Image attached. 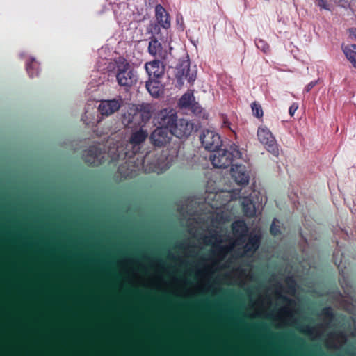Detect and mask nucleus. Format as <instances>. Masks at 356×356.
<instances>
[{
    "label": "nucleus",
    "mask_w": 356,
    "mask_h": 356,
    "mask_svg": "<svg viewBox=\"0 0 356 356\" xmlns=\"http://www.w3.org/2000/svg\"><path fill=\"white\" fill-rule=\"evenodd\" d=\"M147 88L149 93L155 97L160 96L163 92V86L158 79H149L147 83Z\"/></svg>",
    "instance_id": "9b49d317"
},
{
    "label": "nucleus",
    "mask_w": 356,
    "mask_h": 356,
    "mask_svg": "<svg viewBox=\"0 0 356 356\" xmlns=\"http://www.w3.org/2000/svg\"><path fill=\"white\" fill-rule=\"evenodd\" d=\"M253 208L254 209L252 211H251V208H248V210H247V213L250 216L252 215L254 213V206H253Z\"/></svg>",
    "instance_id": "5701e85b"
},
{
    "label": "nucleus",
    "mask_w": 356,
    "mask_h": 356,
    "mask_svg": "<svg viewBox=\"0 0 356 356\" xmlns=\"http://www.w3.org/2000/svg\"><path fill=\"white\" fill-rule=\"evenodd\" d=\"M120 104L116 100L103 101L99 106V111L102 115H108L118 111Z\"/></svg>",
    "instance_id": "1a4fd4ad"
},
{
    "label": "nucleus",
    "mask_w": 356,
    "mask_h": 356,
    "mask_svg": "<svg viewBox=\"0 0 356 356\" xmlns=\"http://www.w3.org/2000/svg\"><path fill=\"white\" fill-rule=\"evenodd\" d=\"M223 127H229V122L227 120H225L224 121V123H223Z\"/></svg>",
    "instance_id": "b1692460"
},
{
    "label": "nucleus",
    "mask_w": 356,
    "mask_h": 356,
    "mask_svg": "<svg viewBox=\"0 0 356 356\" xmlns=\"http://www.w3.org/2000/svg\"><path fill=\"white\" fill-rule=\"evenodd\" d=\"M146 70L149 74V79H158L164 74V66L158 61H153L146 65Z\"/></svg>",
    "instance_id": "0eeeda50"
},
{
    "label": "nucleus",
    "mask_w": 356,
    "mask_h": 356,
    "mask_svg": "<svg viewBox=\"0 0 356 356\" xmlns=\"http://www.w3.org/2000/svg\"><path fill=\"white\" fill-rule=\"evenodd\" d=\"M352 66L356 70V57L349 61Z\"/></svg>",
    "instance_id": "4be33fe9"
},
{
    "label": "nucleus",
    "mask_w": 356,
    "mask_h": 356,
    "mask_svg": "<svg viewBox=\"0 0 356 356\" xmlns=\"http://www.w3.org/2000/svg\"><path fill=\"white\" fill-rule=\"evenodd\" d=\"M257 137L264 145L272 147L275 145V139L271 131L266 127L261 126L258 129Z\"/></svg>",
    "instance_id": "423d86ee"
},
{
    "label": "nucleus",
    "mask_w": 356,
    "mask_h": 356,
    "mask_svg": "<svg viewBox=\"0 0 356 356\" xmlns=\"http://www.w3.org/2000/svg\"><path fill=\"white\" fill-rule=\"evenodd\" d=\"M140 116H141V113L137 112L134 114L132 120L136 122L138 120V118H139Z\"/></svg>",
    "instance_id": "aec40b11"
},
{
    "label": "nucleus",
    "mask_w": 356,
    "mask_h": 356,
    "mask_svg": "<svg viewBox=\"0 0 356 356\" xmlns=\"http://www.w3.org/2000/svg\"><path fill=\"white\" fill-rule=\"evenodd\" d=\"M175 115L172 110L165 109L158 115V120L160 127L157 128L152 134L153 141L161 145L168 143L173 134L172 126L175 122Z\"/></svg>",
    "instance_id": "f257e3e1"
},
{
    "label": "nucleus",
    "mask_w": 356,
    "mask_h": 356,
    "mask_svg": "<svg viewBox=\"0 0 356 356\" xmlns=\"http://www.w3.org/2000/svg\"><path fill=\"white\" fill-rule=\"evenodd\" d=\"M116 76L119 84L124 86H130L134 82V76L131 70L129 63L124 59H119L115 62Z\"/></svg>",
    "instance_id": "7ed1b4c3"
},
{
    "label": "nucleus",
    "mask_w": 356,
    "mask_h": 356,
    "mask_svg": "<svg viewBox=\"0 0 356 356\" xmlns=\"http://www.w3.org/2000/svg\"><path fill=\"white\" fill-rule=\"evenodd\" d=\"M147 136V134L145 131L140 130L133 134L131 138V142L135 144L140 143L146 138Z\"/></svg>",
    "instance_id": "dca6fc26"
},
{
    "label": "nucleus",
    "mask_w": 356,
    "mask_h": 356,
    "mask_svg": "<svg viewBox=\"0 0 356 356\" xmlns=\"http://www.w3.org/2000/svg\"><path fill=\"white\" fill-rule=\"evenodd\" d=\"M355 32L356 33V31H355ZM350 33H354V31H350Z\"/></svg>",
    "instance_id": "bb28decb"
},
{
    "label": "nucleus",
    "mask_w": 356,
    "mask_h": 356,
    "mask_svg": "<svg viewBox=\"0 0 356 356\" xmlns=\"http://www.w3.org/2000/svg\"><path fill=\"white\" fill-rule=\"evenodd\" d=\"M271 232L273 233V234H276L275 230H274V225L271 227Z\"/></svg>",
    "instance_id": "393cba45"
},
{
    "label": "nucleus",
    "mask_w": 356,
    "mask_h": 356,
    "mask_svg": "<svg viewBox=\"0 0 356 356\" xmlns=\"http://www.w3.org/2000/svg\"><path fill=\"white\" fill-rule=\"evenodd\" d=\"M232 175L235 181L239 184H246L248 181V176L245 168L242 166L235 165L233 167Z\"/></svg>",
    "instance_id": "9d476101"
},
{
    "label": "nucleus",
    "mask_w": 356,
    "mask_h": 356,
    "mask_svg": "<svg viewBox=\"0 0 356 356\" xmlns=\"http://www.w3.org/2000/svg\"><path fill=\"white\" fill-rule=\"evenodd\" d=\"M318 5L323 8V9H330V6H329V4L327 3V1L325 0H316Z\"/></svg>",
    "instance_id": "a211bd4d"
},
{
    "label": "nucleus",
    "mask_w": 356,
    "mask_h": 356,
    "mask_svg": "<svg viewBox=\"0 0 356 356\" xmlns=\"http://www.w3.org/2000/svg\"><path fill=\"white\" fill-rule=\"evenodd\" d=\"M298 109V106L296 105H292L289 108V113L291 116H293L296 111Z\"/></svg>",
    "instance_id": "6ab92c4d"
},
{
    "label": "nucleus",
    "mask_w": 356,
    "mask_h": 356,
    "mask_svg": "<svg viewBox=\"0 0 356 356\" xmlns=\"http://www.w3.org/2000/svg\"><path fill=\"white\" fill-rule=\"evenodd\" d=\"M195 103L193 94L191 92L185 93L179 100V106L182 108H193Z\"/></svg>",
    "instance_id": "ddd939ff"
},
{
    "label": "nucleus",
    "mask_w": 356,
    "mask_h": 356,
    "mask_svg": "<svg viewBox=\"0 0 356 356\" xmlns=\"http://www.w3.org/2000/svg\"><path fill=\"white\" fill-rule=\"evenodd\" d=\"M213 165L216 168H225L232 162L230 154L224 149H217L211 156Z\"/></svg>",
    "instance_id": "39448f33"
},
{
    "label": "nucleus",
    "mask_w": 356,
    "mask_h": 356,
    "mask_svg": "<svg viewBox=\"0 0 356 356\" xmlns=\"http://www.w3.org/2000/svg\"><path fill=\"white\" fill-rule=\"evenodd\" d=\"M257 248V241L254 240L252 243L251 244V248H249V250H255Z\"/></svg>",
    "instance_id": "412c9836"
},
{
    "label": "nucleus",
    "mask_w": 356,
    "mask_h": 356,
    "mask_svg": "<svg viewBox=\"0 0 356 356\" xmlns=\"http://www.w3.org/2000/svg\"><path fill=\"white\" fill-rule=\"evenodd\" d=\"M342 49L348 61L356 58V44H343L342 47Z\"/></svg>",
    "instance_id": "2eb2a0df"
},
{
    "label": "nucleus",
    "mask_w": 356,
    "mask_h": 356,
    "mask_svg": "<svg viewBox=\"0 0 356 356\" xmlns=\"http://www.w3.org/2000/svg\"><path fill=\"white\" fill-rule=\"evenodd\" d=\"M192 124L185 120H179L172 126L173 134L177 137H182L188 135L192 130Z\"/></svg>",
    "instance_id": "6e6552de"
},
{
    "label": "nucleus",
    "mask_w": 356,
    "mask_h": 356,
    "mask_svg": "<svg viewBox=\"0 0 356 356\" xmlns=\"http://www.w3.org/2000/svg\"><path fill=\"white\" fill-rule=\"evenodd\" d=\"M189 63L187 61H185L177 69V76L180 80L184 78H188V79L191 80L192 79V77H189Z\"/></svg>",
    "instance_id": "4468645a"
},
{
    "label": "nucleus",
    "mask_w": 356,
    "mask_h": 356,
    "mask_svg": "<svg viewBox=\"0 0 356 356\" xmlns=\"http://www.w3.org/2000/svg\"><path fill=\"white\" fill-rule=\"evenodd\" d=\"M252 109L255 117L258 118H261L263 117L264 112L261 105H259L257 102H254L252 104Z\"/></svg>",
    "instance_id": "f3484780"
},
{
    "label": "nucleus",
    "mask_w": 356,
    "mask_h": 356,
    "mask_svg": "<svg viewBox=\"0 0 356 356\" xmlns=\"http://www.w3.org/2000/svg\"><path fill=\"white\" fill-rule=\"evenodd\" d=\"M156 17L158 22L164 28H168L170 25L169 16L166 10L161 6L156 7Z\"/></svg>",
    "instance_id": "f8f14e48"
},
{
    "label": "nucleus",
    "mask_w": 356,
    "mask_h": 356,
    "mask_svg": "<svg viewBox=\"0 0 356 356\" xmlns=\"http://www.w3.org/2000/svg\"><path fill=\"white\" fill-rule=\"evenodd\" d=\"M220 143L219 136L211 131H207L202 137V143L204 147L213 152L218 149Z\"/></svg>",
    "instance_id": "20e7f679"
},
{
    "label": "nucleus",
    "mask_w": 356,
    "mask_h": 356,
    "mask_svg": "<svg viewBox=\"0 0 356 356\" xmlns=\"http://www.w3.org/2000/svg\"><path fill=\"white\" fill-rule=\"evenodd\" d=\"M171 38L168 35L159 40L154 39L149 42V51L151 54L161 58H165L172 51Z\"/></svg>",
    "instance_id": "f03ea898"
},
{
    "label": "nucleus",
    "mask_w": 356,
    "mask_h": 356,
    "mask_svg": "<svg viewBox=\"0 0 356 356\" xmlns=\"http://www.w3.org/2000/svg\"><path fill=\"white\" fill-rule=\"evenodd\" d=\"M288 313H289L288 309H285L284 311H283V314L284 315L287 314Z\"/></svg>",
    "instance_id": "a878e982"
}]
</instances>
